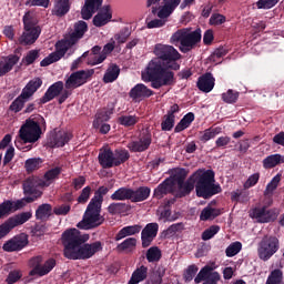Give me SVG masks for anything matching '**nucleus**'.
<instances>
[{"instance_id": "nucleus-1", "label": "nucleus", "mask_w": 284, "mask_h": 284, "mask_svg": "<svg viewBox=\"0 0 284 284\" xmlns=\"http://www.w3.org/2000/svg\"><path fill=\"white\" fill-rule=\"evenodd\" d=\"M63 245V256L69 261H88L92 258L97 252H103V243L97 241L88 243L90 241L89 234H82L77 229H68L61 236Z\"/></svg>"}, {"instance_id": "nucleus-2", "label": "nucleus", "mask_w": 284, "mask_h": 284, "mask_svg": "<svg viewBox=\"0 0 284 284\" xmlns=\"http://www.w3.org/2000/svg\"><path fill=\"white\" fill-rule=\"evenodd\" d=\"M142 81L151 83L153 90H161V88L176 83L174 71L155 58L148 63L145 70L142 72Z\"/></svg>"}, {"instance_id": "nucleus-3", "label": "nucleus", "mask_w": 284, "mask_h": 284, "mask_svg": "<svg viewBox=\"0 0 284 284\" xmlns=\"http://www.w3.org/2000/svg\"><path fill=\"white\" fill-rule=\"evenodd\" d=\"M108 192H110L108 186H100L95 191L94 196L87 206L83 220L77 225L79 230H94V227L103 225L105 217L101 215V207L103 205V196H105Z\"/></svg>"}, {"instance_id": "nucleus-4", "label": "nucleus", "mask_w": 284, "mask_h": 284, "mask_svg": "<svg viewBox=\"0 0 284 284\" xmlns=\"http://www.w3.org/2000/svg\"><path fill=\"white\" fill-rule=\"evenodd\" d=\"M216 174L213 170L199 169L192 174L193 185L199 199H212L221 194L223 189L216 184Z\"/></svg>"}, {"instance_id": "nucleus-5", "label": "nucleus", "mask_w": 284, "mask_h": 284, "mask_svg": "<svg viewBox=\"0 0 284 284\" xmlns=\"http://www.w3.org/2000/svg\"><path fill=\"white\" fill-rule=\"evenodd\" d=\"M36 119L29 118L21 125L19 130L20 140H16L14 142L18 150H23L21 148V141L23 143H37L41 139V134H43L41 128L45 129V118L38 115Z\"/></svg>"}, {"instance_id": "nucleus-6", "label": "nucleus", "mask_w": 284, "mask_h": 284, "mask_svg": "<svg viewBox=\"0 0 284 284\" xmlns=\"http://www.w3.org/2000/svg\"><path fill=\"white\" fill-rule=\"evenodd\" d=\"M93 75L94 69L80 70L71 73V75L65 80V90H62L58 99L59 105H62V103H65V101L70 99V97L72 95V92L70 90H75V88H81V85H85V83H88V81H90Z\"/></svg>"}, {"instance_id": "nucleus-7", "label": "nucleus", "mask_w": 284, "mask_h": 284, "mask_svg": "<svg viewBox=\"0 0 284 284\" xmlns=\"http://www.w3.org/2000/svg\"><path fill=\"white\" fill-rule=\"evenodd\" d=\"M201 29L197 28L194 31H190L189 29H180L171 37L172 43H180V52L183 54H187V52H192L199 42L201 41Z\"/></svg>"}, {"instance_id": "nucleus-8", "label": "nucleus", "mask_w": 284, "mask_h": 284, "mask_svg": "<svg viewBox=\"0 0 284 284\" xmlns=\"http://www.w3.org/2000/svg\"><path fill=\"white\" fill-rule=\"evenodd\" d=\"M22 22L24 31L19 37L20 45H32L37 43V39L41 37V27L38 26L39 21L30 12H27L22 18Z\"/></svg>"}, {"instance_id": "nucleus-9", "label": "nucleus", "mask_w": 284, "mask_h": 284, "mask_svg": "<svg viewBox=\"0 0 284 284\" xmlns=\"http://www.w3.org/2000/svg\"><path fill=\"white\" fill-rule=\"evenodd\" d=\"M154 54L156 57L155 59L168 68L174 71L181 70V64L178 62L181 59V53H179V50L174 49V47L156 44L154 48Z\"/></svg>"}, {"instance_id": "nucleus-10", "label": "nucleus", "mask_w": 284, "mask_h": 284, "mask_svg": "<svg viewBox=\"0 0 284 284\" xmlns=\"http://www.w3.org/2000/svg\"><path fill=\"white\" fill-rule=\"evenodd\" d=\"M39 187H45V181L34 176L28 178L22 184L26 197L17 201H21L23 203V207H26V203H34L37 199H41V196H43V192H41Z\"/></svg>"}, {"instance_id": "nucleus-11", "label": "nucleus", "mask_w": 284, "mask_h": 284, "mask_svg": "<svg viewBox=\"0 0 284 284\" xmlns=\"http://www.w3.org/2000/svg\"><path fill=\"white\" fill-rule=\"evenodd\" d=\"M281 250V241L276 235H265L257 246V256L261 261H270Z\"/></svg>"}, {"instance_id": "nucleus-12", "label": "nucleus", "mask_w": 284, "mask_h": 284, "mask_svg": "<svg viewBox=\"0 0 284 284\" xmlns=\"http://www.w3.org/2000/svg\"><path fill=\"white\" fill-rule=\"evenodd\" d=\"M185 176H187V173L184 171V169H181L173 175V183H176L178 185L175 199H185V196H190L195 187L192 175H190L186 181Z\"/></svg>"}, {"instance_id": "nucleus-13", "label": "nucleus", "mask_w": 284, "mask_h": 284, "mask_svg": "<svg viewBox=\"0 0 284 284\" xmlns=\"http://www.w3.org/2000/svg\"><path fill=\"white\" fill-rule=\"evenodd\" d=\"M32 219V213L30 212H22L20 214L13 215L4 221L0 225V241L1 239H6L9 232H12L14 227H19V225H23V223H28Z\"/></svg>"}, {"instance_id": "nucleus-14", "label": "nucleus", "mask_w": 284, "mask_h": 284, "mask_svg": "<svg viewBox=\"0 0 284 284\" xmlns=\"http://www.w3.org/2000/svg\"><path fill=\"white\" fill-rule=\"evenodd\" d=\"M30 266L33 267L30 272V276H45L50 274L51 270L57 266V261L54 258H49L43 265V256L38 255L30 260Z\"/></svg>"}, {"instance_id": "nucleus-15", "label": "nucleus", "mask_w": 284, "mask_h": 284, "mask_svg": "<svg viewBox=\"0 0 284 284\" xmlns=\"http://www.w3.org/2000/svg\"><path fill=\"white\" fill-rule=\"evenodd\" d=\"M221 281V273L214 271V267L205 265L200 270L194 278L195 284H219Z\"/></svg>"}, {"instance_id": "nucleus-16", "label": "nucleus", "mask_w": 284, "mask_h": 284, "mask_svg": "<svg viewBox=\"0 0 284 284\" xmlns=\"http://www.w3.org/2000/svg\"><path fill=\"white\" fill-rule=\"evenodd\" d=\"M30 240H28V234L20 233L14 235L9 241L4 242L2 245L3 252H21L24 247H28Z\"/></svg>"}, {"instance_id": "nucleus-17", "label": "nucleus", "mask_w": 284, "mask_h": 284, "mask_svg": "<svg viewBox=\"0 0 284 284\" xmlns=\"http://www.w3.org/2000/svg\"><path fill=\"white\" fill-rule=\"evenodd\" d=\"M150 145H152V133L145 130L140 133L138 140L130 142L126 148L130 152H145V150H150Z\"/></svg>"}, {"instance_id": "nucleus-18", "label": "nucleus", "mask_w": 284, "mask_h": 284, "mask_svg": "<svg viewBox=\"0 0 284 284\" xmlns=\"http://www.w3.org/2000/svg\"><path fill=\"white\" fill-rule=\"evenodd\" d=\"M72 133L63 130H54L50 133L47 143L49 148H64L67 143H70V141H72Z\"/></svg>"}, {"instance_id": "nucleus-19", "label": "nucleus", "mask_w": 284, "mask_h": 284, "mask_svg": "<svg viewBox=\"0 0 284 284\" xmlns=\"http://www.w3.org/2000/svg\"><path fill=\"white\" fill-rule=\"evenodd\" d=\"M159 234V223H149L141 232L142 247L148 248L152 245L153 241Z\"/></svg>"}, {"instance_id": "nucleus-20", "label": "nucleus", "mask_w": 284, "mask_h": 284, "mask_svg": "<svg viewBox=\"0 0 284 284\" xmlns=\"http://www.w3.org/2000/svg\"><path fill=\"white\" fill-rule=\"evenodd\" d=\"M110 21H112V7L105 4L93 17V26H95V28H103V26H108Z\"/></svg>"}, {"instance_id": "nucleus-21", "label": "nucleus", "mask_w": 284, "mask_h": 284, "mask_svg": "<svg viewBox=\"0 0 284 284\" xmlns=\"http://www.w3.org/2000/svg\"><path fill=\"white\" fill-rule=\"evenodd\" d=\"M129 97L133 101L150 99V97H154V91L143 83H138L130 90Z\"/></svg>"}, {"instance_id": "nucleus-22", "label": "nucleus", "mask_w": 284, "mask_h": 284, "mask_svg": "<svg viewBox=\"0 0 284 284\" xmlns=\"http://www.w3.org/2000/svg\"><path fill=\"white\" fill-rule=\"evenodd\" d=\"M103 6V0H85L84 6L81 9V17L84 21H90L94 12H99Z\"/></svg>"}, {"instance_id": "nucleus-23", "label": "nucleus", "mask_w": 284, "mask_h": 284, "mask_svg": "<svg viewBox=\"0 0 284 284\" xmlns=\"http://www.w3.org/2000/svg\"><path fill=\"white\" fill-rule=\"evenodd\" d=\"M65 84H63V81H58L51 84L44 95L40 99V103L43 105L45 103H50L53 99H57V97H60L63 92V88Z\"/></svg>"}, {"instance_id": "nucleus-24", "label": "nucleus", "mask_w": 284, "mask_h": 284, "mask_svg": "<svg viewBox=\"0 0 284 284\" xmlns=\"http://www.w3.org/2000/svg\"><path fill=\"white\" fill-rule=\"evenodd\" d=\"M216 83V79L212 74V72H206L202 74L196 82V88L201 92H205V94L212 92L214 90V85Z\"/></svg>"}, {"instance_id": "nucleus-25", "label": "nucleus", "mask_w": 284, "mask_h": 284, "mask_svg": "<svg viewBox=\"0 0 284 284\" xmlns=\"http://www.w3.org/2000/svg\"><path fill=\"white\" fill-rule=\"evenodd\" d=\"M98 161L103 170L115 168L114 151L110 148L100 149Z\"/></svg>"}, {"instance_id": "nucleus-26", "label": "nucleus", "mask_w": 284, "mask_h": 284, "mask_svg": "<svg viewBox=\"0 0 284 284\" xmlns=\"http://www.w3.org/2000/svg\"><path fill=\"white\" fill-rule=\"evenodd\" d=\"M21 58L17 54H9L0 58V77H6L19 63Z\"/></svg>"}, {"instance_id": "nucleus-27", "label": "nucleus", "mask_w": 284, "mask_h": 284, "mask_svg": "<svg viewBox=\"0 0 284 284\" xmlns=\"http://www.w3.org/2000/svg\"><path fill=\"white\" fill-rule=\"evenodd\" d=\"M22 201H11L6 200L0 204V220L6 219V216H10L12 212H17V210H23Z\"/></svg>"}, {"instance_id": "nucleus-28", "label": "nucleus", "mask_w": 284, "mask_h": 284, "mask_svg": "<svg viewBox=\"0 0 284 284\" xmlns=\"http://www.w3.org/2000/svg\"><path fill=\"white\" fill-rule=\"evenodd\" d=\"M174 190V178H166L162 183L158 185L153 191V196L155 199H163L168 194H172Z\"/></svg>"}, {"instance_id": "nucleus-29", "label": "nucleus", "mask_w": 284, "mask_h": 284, "mask_svg": "<svg viewBox=\"0 0 284 284\" xmlns=\"http://www.w3.org/2000/svg\"><path fill=\"white\" fill-rule=\"evenodd\" d=\"M252 214L260 223H270V221L276 219V212L272 209L267 210L266 206L255 207Z\"/></svg>"}, {"instance_id": "nucleus-30", "label": "nucleus", "mask_w": 284, "mask_h": 284, "mask_svg": "<svg viewBox=\"0 0 284 284\" xmlns=\"http://www.w3.org/2000/svg\"><path fill=\"white\" fill-rule=\"evenodd\" d=\"M72 8L70 0H55L52 9V14L59 19L65 17Z\"/></svg>"}, {"instance_id": "nucleus-31", "label": "nucleus", "mask_w": 284, "mask_h": 284, "mask_svg": "<svg viewBox=\"0 0 284 284\" xmlns=\"http://www.w3.org/2000/svg\"><path fill=\"white\" fill-rule=\"evenodd\" d=\"M85 32H88V22L80 20L74 23L73 32L70 33L69 38L73 43H79L82 37H85Z\"/></svg>"}, {"instance_id": "nucleus-32", "label": "nucleus", "mask_w": 284, "mask_h": 284, "mask_svg": "<svg viewBox=\"0 0 284 284\" xmlns=\"http://www.w3.org/2000/svg\"><path fill=\"white\" fill-rule=\"evenodd\" d=\"M73 45H77L75 42L71 38L59 40L55 43V51L53 53L57 54L58 59H63L65 54L68 53V50L72 48Z\"/></svg>"}, {"instance_id": "nucleus-33", "label": "nucleus", "mask_w": 284, "mask_h": 284, "mask_svg": "<svg viewBox=\"0 0 284 284\" xmlns=\"http://www.w3.org/2000/svg\"><path fill=\"white\" fill-rule=\"evenodd\" d=\"M43 85V80L41 78H34L30 80L27 85L22 89V97H27L30 99L31 97L34 95V92L39 90Z\"/></svg>"}, {"instance_id": "nucleus-34", "label": "nucleus", "mask_w": 284, "mask_h": 284, "mask_svg": "<svg viewBox=\"0 0 284 284\" xmlns=\"http://www.w3.org/2000/svg\"><path fill=\"white\" fill-rule=\"evenodd\" d=\"M143 230L141 224H134L122 227L115 235V241H123L126 236H134V234H139Z\"/></svg>"}, {"instance_id": "nucleus-35", "label": "nucleus", "mask_w": 284, "mask_h": 284, "mask_svg": "<svg viewBox=\"0 0 284 284\" xmlns=\"http://www.w3.org/2000/svg\"><path fill=\"white\" fill-rule=\"evenodd\" d=\"M132 196H134V189L120 187L111 195V200L112 201H131L132 203Z\"/></svg>"}, {"instance_id": "nucleus-36", "label": "nucleus", "mask_w": 284, "mask_h": 284, "mask_svg": "<svg viewBox=\"0 0 284 284\" xmlns=\"http://www.w3.org/2000/svg\"><path fill=\"white\" fill-rule=\"evenodd\" d=\"M121 74V68L118 64L111 63L103 75L104 83H114Z\"/></svg>"}, {"instance_id": "nucleus-37", "label": "nucleus", "mask_w": 284, "mask_h": 284, "mask_svg": "<svg viewBox=\"0 0 284 284\" xmlns=\"http://www.w3.org/2000/svg\"><path fill=\"white\" fill-rule=\"evenodd\" d=\"M152 190L149 186H140L135 191L133 190L132 203H141L150 199Z\"/></svg>"}, {"instance_id": "nucleus-38", "label": "nucleus", "mask_w": 284, "mask_h": 284, "mask_svg": "<svg viewBox=\"0 0 284 284\" xmlns=\"http://www.w3.org/2000/svg\"><path fill=\"white\" fill-rule=\"evenodd\" d=\"M52 216V204L44 203L36 210L37 221H48Z\"/></svg>"}, {"instance_id": "nucleus-39", "label": "nucleus", "mask_w": 284, "mask_h": 284, "mask_svg": "<svg viewBox=\"0 0 284 284\" xmlns=\"http://www.w3.org/2000/svg\"><path fill=\"white\" fill-rule=\"evenodd\" d=\"M221 209H214L211 205H207L201 211L200 221H214L217 216H221Z\"/></svg>"}, {"instance_id": "nucleus-40", "label": "nucleus", "mask_w": 284, "mask_h": 284, "mask_svg": "<svg viewBox=\"0 0 284 284\" xmlns=\"http://www.w3.org/2000/svg\"><path fill=\"white\" fill-rule=\"evenodd\" d=\"M262 163L264 170H272V168H276V165L284 163V156L281 154H272L266 156Z\"/></svg>"}, {"instance_id": "nucleus-41", "label": "nucleus", "mask_w": 284, "mask_h": 284, "mask_svg": "<svg viewBox=\"0 0 284 284\" xmlns=\"http://www.w3.org/2000/svg\"><path fill=\"white\" fill-rule=\"evenodd\" d=\"M113 161L115 163V168L123 165V163L130 161V152L125 149H115L113 151Z\"/></svg>"}, {"instance_id": "nucleus-42", "label": "nucleus", "mask_w": 284, "mask_h": 284, "mask_svg": "<svg viewBox=\"0 0 284 284\" xmlns=\"http://www.w3.org/2000/svg\"><path fill=\"white\" fill-rule=\"evenodd\" d=\"M30 100V98H28L27 95H23V93H21L9 106V110L11 112H14V114L21 112V110H23V106L26 105V103H28V101Z\"/></svg>"}, {"instance_id": "nucleus-43", "label": "nucleus", "mask_w": 284, "mask_h": 284, "mask_svg": "<svg viewBox=\"0 0 284 284\" xmlns=\"http://www.w3.org/2000/svg\"><path fill=\"white\" fill-rule=\"evenodd\" d=\"M41 165H43V160L41 158H31L24 162V168L28 174L37 172V170L41 169Z\"/></svg>"}, {"instance_id": "nucleus-44", "label": "nucleus", "mask_w": 284, "mask_h": 284, "mask_svg": "<svg viewBox=\"0 0 284 284\" xmlns=\"http://www.w3.org/2000/svg\"><path fill=\"white\" fill-rule=\"evenodd\" d=\"M136 248V239L129 237L124 240L122 243L118 244V252H132V250Z\"/></svg>"}, {"instance_id": "nucleus-45", "label": "nucleus", "mask_w": 284, "mask_h": 284, "mask_svg": "<svg viewBox=\"0 0 284 284\" xmlns=\"http://www.w3.org/2000/svg\"><path fill=\"white\" fill-rule=\"evenodd\" d=\"M118 123L124 128H134V125L139 123V116L121 115L118 118Z\"/></svg>"}, {"instance_id": "nucleus-46", "label": "nucleus", "mask_w": 284, "mask_h": 284, "mask_svg": "<svg viewBox=\"0 0 284 284\" xmlns=\"http://www.w3.org/2000/svg\"><path fill=\"white\" fill-rule=\"evenodd\" d=\"M239 97H241L239 91L229 89L226 92L222 93V101H224V103L234 104L239 101Z\"/></svg>"}, {"instance_id": "nucleus-47", "label": "nucleus", "mask_w": 284, "mask_h": 284, "mask_svg": "<svg viewBox=\"0 0 284 284\" xmlns=\"http://www.w3.org/2000/svg\"><path fill=\"white\" fill-rule=\"evenodd\" d=\"M161 248L159 246H152L146 251V261L149 263H156L158 261H161Z\"/></svg>"}, {"instance_id": "nucleus-48", "label": "nucleus", "mask_w": 284, "mask_h": 284, "mask_svg": "<svg viewBox=\"0 0 284 284\" xmlns=\"http://www.w3.org/2000/svg\"><path fill=\"white\" fill-rule=\"evenodd\" d=\"M278 183H281V174H276L266 185L264 191V196H272L274 191L278 187Z\"/></svg>"}, {"instance_id": "nucleus-49", "label": "nucleus", "mask_w": 284, "mask_h": 284, "mask_svg": "<svg viewBox=\"0 0 284 284\" xmlns=\"http://www.w3.org/2000/svg\"><path fill=\"white\" fill-rule=\"evenodd\" d=\"M109 214H123L124 212H128V204L121 203V202H113L108 206Z\"/></svg>"}, {"instance_id": "nucleus-50", "label": "nucleus", "mask_w": 284, "mask_h": 284, "mask_svg": "<svg viewBox=\"0 0 284 284\" xmlns=\"http://www.w3.org/2000/svg\"><path fill=\"white\" fill-rule=\"evenodd\" d=\"M174 123H176V116L165 114L161 122L162 132H171V130L174 128Z\"/></svg>"}, {"instance_id": "nucleus-51", "label": "nucleus", "mask_w": 284, "mask_h": 284, "mask_svg": "<svg viewBox=\"0 0 284 284\" xmlns=\"http://www.w3.org/2000/svg\"><path fill=\"white\" fill-rule=\"evenodd\" d=\"M283 283V271L275 268L268 275L265 284H281Z\"/></svg>"}, {"instance_id": "nucleus-52", "label": "nucleus", "mask_w": 284, "mask_h": 284, "mask_svg": "<svg viewBox=\"0 0 284 284\" xmlns=\"http://www.w3.org/2000/svg\"><path fill=\"white\" fill-rule=\"evenodd\" d=\"M197 272H199V266H196L195 264L189 265L183 274L184 283H192Z\"/></svg>"}, {"instance_id": "nucleus-53", "label": "nucleus", "mask_w": 284, "mask_h": 284, "mask_svg": "<svg viewBox=\"0 0 284 284\" xmlns=\"http://www.w3.org/2000/svg\"><path fill=\"white\" fill-rule=\"evenodd\" d=\"M241 250H243V244L241 242H233L226 247L225 254L229 258H232V256H236Z\"/></svg>"}, {"instance_id": "nucleus-54", "label": "nucleus", "mask_w": 284, "mask_h": 284, "mask_svg": "<svg viewBox=\"0 0 284 284\" xmlns=\"http://www.w3.org/2000/svg\"><path fill=\"white\" fill-rule=\"evenodd\" d=\"M221 232V226L212 225L202 233V241H210V239H214L216 234Z\"/></svg>"}, {"instance_id": "nucleus-55", "label": "nucleus", "mask_w": 284, "mask_h": 284, "mask_svg": "<svg viewBox=\"0 0 284 284\" xmlns=\"http://www.w3.org/2000/svg\"><path fill=\"white\" fill-rule=\"evenodd\" d=\"M61 172H63V169H61V166H55L53 169L48 170L44 173V181L51 182L54 181L55 179H59Z\"/></svg>"}, {"instance_id": "nucleus-56", "label": "nucleus", "mask_w": 284, "mask_h": 284, "mask_svg": "<svg viewBox=\"0 0 284 284\" xmlns=\"http://www.w3.org/2000/svg\"><path fill=\"white\" fill-rule=\"evenodd\" d=\"M221 132V129H206L204 131V133L200 136V141H202L203 143H207V141L214 139L216 136V134H219Z\"/></svg>"}, {"instance_id": "nucleus-57", "label": "nucleus", "mask_w": 284, "mask_h": 284, "mask_svg": "<svg viewBox=\"0 0 284 284\" xmlns=\"http://www.w3.org/2000/svg\"><path fill=\"white\" fill-rule=\"evenodd\" d=\"M281 0H258L256 2L257 10H272Z\"/></svg>"}, {"instance_id": "nucleus-58", "label": "nucleus", "mask_w": 284, "mask_h": 284, "mask_svg": "<svg viewBox=\"0 0 284 284\" xmlns=\"http://www.w3.org/2000/svg\"><path fill=\"white\" fill-rule=\"evenodd\" d=\"M226 54H227V49L220 47L214 50L213 54L210 57V61H212L213 63H221L219 59H223V57H225Z\"/></svg>"}, {"instance_id": "nucleus-59", "label": "nucleus", "mask_w": 284, "mask_h": 284, "mask_svg": "<svg viewBox=\"0 0 284 284\" xmlns=\"http://www.w3.org/2000/svg\"><path fill=\"white\" fill-rule=\"evenodd\" d=\"M174 10H176L175 7H171L170 4H163L158 12V17L159 19H162L165 21V19H168V17H170V14L174 12Z\"/></svg>"}, {"instance_id": "nucleus-60", "label": "nucleus", "mask_w": 284, "mask_h": 284, "mask_svg": "<svg viewBox=\"0 0 284 284\" xmlns=\"http://www.w3.org/2000/svg\"><path fill=\"white\" fill-rule=\"evenodd\" d=\"M227 21V18L221 13H213L209 20L210 26H223Z\"/></svg>"}, {"instance_id": "nucleus-61", "label": "nucleus", "mask_w": 284, "mask_h": 284, "mask_svg": "<svg viewBox=\"0 0 284 284\" xmlns=\"http://www.w3.org/2000/svg\"><path fill=\"white\" fill-rule=\"evenodd\" d=\"M39 59V51L38 50H30L27 55L22 59L26 65H32Z\"/></svg>"}, {"instance_id": "nucleus-62", "label": "nucleus", "mask_w": 284, "mask_h": 284, "mask_svg": "<svg viewBox=\"0 0 284 284\" xmlns=\"http://www.w3.org/2000/svg\"><path fill=\"white\" fill-rule=\"evenodd\" d=\"M104 60H105V54L90 53V55L88 58V65H99V63H103Z\"/></svg>"}, {"instance_id": "nucleus-63", "label": "nucleus", "mask_w": 284, "mask_h": 284, "mask_svg": "<svg viewBox=\"0 0 284 284\" xmlns=\"http://www.w3.org/2000/svg\"><path fill=\"white\" fill-rule=\"evenodd\" d=\"M90 194H92V187L85 186L78 196V203L84 205V203L90 201Z\"/></svg>"}, {"instance_id": "nucleus-64", "label": "nucleus", "mask_w": 284, "mask_h": 284, "mask_svg": "<svg viewBox=\"0 0 284 284\" xmlns=\"http://www.w3.org/2000/svg\"><path fill=\"white\" fill-rule=\"evenodd\" d=\"M110 114H112V111L108 109H102L97 112L95 119L98 123H103L105 121H110Z\"/></svg>"}]
</instances>
